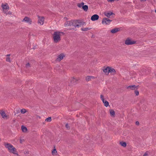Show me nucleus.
Returning a JSON list of instances; mask_svg holds the SVG:
<instances>
[{
	"label": "nucleus",
	"instance_id": "nucleus-17",
	"mask_svg": "<svg viewBox=\"0 0 156 156\" xmlns=\"http://www.w3.org/2000/svg\"><path fill=\"white\" fill-rule=\"evenodd\" d=\"M136 88V86L135 85H130L129 86L127 87V89H128L129 88H130L132 90H133L135 89Z\"/></svg>",
	"mask_w": 156,
	"mask_h": 156
},
{
	"label": "nucleus",
	"instance_id": "nucleus-19",
	"mask_svg": "<svg viewBox=\"0 0 156 156\" xmlns=\"http://www.w3.org/2000/svg\"><path fill=\"white\" fill-rule=\"evenodd\" d=\"M21 129L22 131L23 132H26L27 131V127L23 125L22 126Z\"/></svg>",
	"mask_w": 156,
	"mask_h": 156
},
{
	"label": "nucleus",
	"instance_id": "nucleus-29",
	"mask_svg": "<svg viewBox=\"0 0 156 156\" xmlns=\"http://www.w3.org/2000/svg\"><path fill=\"white\" fill-rule=\"evenodd\" d=\"M20 112L21 113L23 114L26 112V110L25 109L23 108V109H22L21 110Z\"/></svg>",
	"mask_w": 156,
	"mask_h": 156
},
{
	"label": "nucleus",
	"instance_id": "nucleus-26",
	"mask_svg": "<svg viewBox=\"0 0 156 156\" xmlns=\"http://www.w3.org/2000/svg\"><path fill=\"white\" fill-rule=\"evenodd\" d=\"M78 80L74 78H72L71 79L70 81L71 83H73L74 82H75L77 81H78Z\"/></svg>",
	"mask_w": 156,
	"mask_h": 156
},
{
	"label": "nucleus",
	"instance_id": "nucleus-40",
	"mask_svg": "<svg viewBox=\"0 0 156 156\" xmlns=\"http://www.w3.org/2000/svg\"><path fill=\"white\" fill-rule=\"evenodd\" d=\"M148 154L146 153H145L143 155V156H147Z\"/></svg>",
	"mask_w": 156,
	"mask_h": 156
},
{
	"label": "nucleus",
	"instance_id": "nucleus-30",
	"mask_svg": "<svg viewBox=\"0 0 156 156\" xmlns=\"http://www.w3.org/2000/svg\"><path fill=\"white\" fill-rule=\"evenodd\" d=\"M15 112V115H17L18 114H19L20 112V110H16V112Z\"/></svg>",
	"mask_w": 156,
	"mask_h": 156
},
{
	"label": "nucleus",
	"instance_id": "nucleus-7",
	"mask_svg": "<svg viewBox=\"0 0 156 156\" xmlns=\"http://www.w3.org/2000/svg\"><path fill=\"white\" fill-rule=\"evenodd\" d=\"M4 145L6 148L8 149L9 151H10V150H11L12 147H13V146H12L11 144L5 142L4 143Z\"/></svg>",
	"mask_w": 156,
	"mask_h": 156
},
{
	"label": "nucleus",
	"instance_id": "nucleus-48",
	"mask_svg": "<svg viewBox=\"0 0 156 156\" xmlns=\"http://www.w3.org/2000/svg\"><path fill=\"white\" fill-rule=\"evenodd\" d=\"M155 12L156 13V9L155 10Z\"/></svg>",
	"mask_w": 156,
	"mask_h": 156
},
{
	"label": "nucleus",
	"instance_id": "nucleus-8",
	"mask_svg": "<svg viewBox=\"0 0 156 156\" xmlns=\"http://www.w3.org/2000/svg\"><path fill=\"white\" fill-rule=\"evenodd\" d=\"M38 17L39 19L38 21V23L40 24L41 25L43 24L44 21V17H40L39 16H38Z\"/></svg>",
	"mask_w": 156,
	"mask_h": 156
},
{
	"label": "nucleus",
	"instance_id": "nucleus-46",
	"mask_svg": "<svg viewBox=\"0 0 156 156\" xmlns=\"http://www.w3.org/2000/svg\"><path fill=\"white\" fill-rule=\"evenodd\" d=\"M141 1H146V0H140Z\"/></svg>",
	"mask_w": 156,
	"mask_h": 156
},
{
	"label": "nucleus",
	"instance_id": "nucleus-16",
	"mask_svg": "<svg viewBox=\"0 0 156 156\" xmlns=\"http://www.w3.org/2000/svg\"><path fill=\"white\" fill-rule=\"evenodd\" d=\"M0 114L2 116V117L3 118H4L5 117H6L7 116L6 115L5 113V112L4 111H1L0 112Z\"/></svg>",
	"mask_w": 156,
	"mask_h": 156
},
{
	"label": "nucleus",
	"instance_id": "nucleus-36",
	"mask_svg": "<svg viewBox=\"0 0 156 156\" xmlns=\"http://www.w3.org/2000/svg\"><path fill=\"white\" fill-rule=\"evenodd\" d=\"M108 2H112L114 1L115 0H107Z\"/></svg>",
	"mask_w": 156,
	"mask_h": 156
},
{
	"label": "nucleus",
	"instance_id": "nucleus-20",
	"mask_svg": "<svg viewBox=\"0 0 156 156\" xmlns=\"http://www.w3.org/2000/svg\"><path fill=\"white\" fill-rule=\"evenodd\" d=\"M57 151L55 149V147L54 146V149L52 151V154L53 155H56L57 154Z\"/></svg>",
	"mask_w": 156,
	"mask_h": 156
},
{
	"label": "nucleus",
	"instance_id": "nucleus-24",
	"mask_svg": "<svg viewBox=\"0 0 156 156\" xmlns=\"http://www.w3.org/2000/svg\"><path fill=\"white\" fill-rule=\"evenodd\" d=\"M91 29V28L89 27H87L85 28H82L81 29V30L83 31H87L88 30H90Z\"/></svg>",
	"mask_w": 156,
	"mask_h": 156
},
{
	"label": "nucleus",
	"instance_id": "nucleus-41",
	"mask_svg": "<svg viewBox=\"0 0 156 156\" xmlns=\"http://www.w3.org/2000/svg\"><path fill=\"white\" fill-rule=\"evenodd\" d=\"M45 121L47 122H49V117L47 118L46 119Z\"/></svg>",
	"mask_w": 156,
	"mask_h": 156
},
{
	"label": "nucleus",
	"instance_id": "nucleus-43",
	"mask_svg": "<svg viewBox=\"0 0 156 156\" xmlns=\"http://www.w3.org/2000/svg\"><path fill=\"white\" fill-rule=\"evenodd\" d=\"M51 117H49V122L51 121Z\"/></svg>",
	"mask_w": 156,
	"mask_h": 156
},
{
	"label": "nucleus",
	"instance_id": "nucleus-13",
	"mask_svg": "<svg viewBox=\"0 0 156 156\" xmlns=\"http://www.w3.org/2000/svg\"><path fill=\"white\" fill-rule=\"evenodd\" d=\"M104 15L108 17H110V16L113 14L114 15V14L113 13L110 12H104Z\"/></svg>",
	"mask_w": 156,
	"mask_h": 156
},
{
	"label": "nucleus",
	"instance_id": "nucleus-9",
	"mask_svg": "<svg viewBox=\"0 0 156 156\" xmlns=\"http://www.w3.org/2000/svg\"><path fill=\"white\" fill-rule=\"evenodd\" d=\"M109 67H107L106 68H105V67H103L102 70H103V72L105 73L106 75H108L109 73Z\"/></svg>",
	"mask_w": 156,
	"mask_h": 156
},
{
	"label": "nucleus",
	"instance_id": "nucleus-39",
	"mask_svg": "<svg viewBox=\"0 0 156 156\" xmlns=\"http://www.w3.org/2000/svg\"><path fill=\"white\" fill-rule=\"evenodd\" d=\"M12 14V12H11L10 11H9L8 12L7 14V15H8V14Z\"/></svg>",
	"mask_w": 156,
	"mask_h": 156
},
{
	"label": "nucleus",
	"instance_id": "nucleus-21",
	"mask_svg": "<svg viewBox=\"0 0 156 156\" xmlns=\"http://www.w3.org/2000/svg\"><path fill=\"white\" fill-rule=\"evenodd\" d=\"M82 8L85 11H87L88 9V6L87 5H83L82 6Z\"/></svg>",
	"mask_w": 156,
	"mask_h": 156
},
{
	"label": "nucleus",
	"instance_id": "nucleus-12",
	"mask_svg": "<svg viewBox=\"0 0 156 156\" xmlns=\"http://www.w3.org/2000/svg\"><path fill=\"white\" fill-rule=\"evenodd\" d=\"M7 5H4L3 4H2L1 5L2 7L3 10H9V5L6 4Z\"/></svg>",
	"mask_w": 156,
	"mask_h": 156
},
{
	"label": "nucleus",
	"instance_id": "nucleus-35",
	"mask_svg": "<svg viewBox=\"0 0 156 156\" xmlns=\"http://www.w3.org/2000/svg\"><path fill=\"white\" fill-rule=\"evenodd\" d=\"M66 127L67 128V129H68V128H69V125H68V124H66Z\"/></svg>",
	"mask_w": 156,
	"mask_h": 156
},
{
	"label": "nucleus",
	"instance_id": "nucleus-37",
	"mask_svg": "<svg viewBox=\"0 0 156 156\" xmlns=\"http://www.w3.org/2000/svg\"><path fill=\"white\" fill-rule=\"evenodd\" d=\"M136 125H139V122L138 121H136Z\"/></svg>",
	"mask_w": 156,
	"mask_h": 156
},
{
	"label": "nucleus",
	"instance_id": "nucleus-5",
	"mask_svg": "<svg viewBox=\"0 0 156 156\" xmlns=\"http://www.w3.org/2000/svg\"><path fill=\"white\" fill-rule=\"evenodd\" d=\"M65 56V55L63 53H62L60 54V55H58L57 58L56 59V60L57 61L60 62V61L62 60L64 57Z\"/></svg>",
	"mask_w": 156,
	"mask_h": 156
},
{
	"label": "nucleus",
	"instance_id": "nucleus-25",
	"mask_svg": "<svg viewBox=\"0 0 156 156\" xmlns=\"http://www.w3.org/2000/svg\"><path fill=\"white\" fill-rule=\"evenodd\" d=\"M120 144L122 146L124 147H125L126 146V144L125 142H120Z\"/></svg>",
	"mask_w": 156,
	"mask_h": 156
},
{
	"label": "nucleus",
	"instance_id": "nucleus-34",
	"mask_svg": "<svg viewBox=\"0 0 156 156\" xmlns=\"http://www.w3.org/2000/svg\"><path fill=\"white\" fill-rule=\"evenodd\" d=\"M26 66L27 68H28V67H30V63H27L26 64Z\"/></svg>",
	"mask_w": 156,
	"mask_h": 156
},
{
	"label": "nucleus",
	"instance_id": "nucleus-33",
	"mask_svg": "<svg viewBox=\"0 0 156 156\" xmlns=\"http://www.w3.org/2000/svg\"><path fill=\"white\" fill-rule=\"evenodd\" d=\"M135 93L136 95L138 96L139 94V92L138 90H136L135 91Z\"/></svg>",
	"mask_w": 156,
	"mask_h": 156
},
{
	"label": "nucleus",
	"instance_id": "nucleus-22",
	"mask_svg": "<svg viewBox=\"0 0 156 156\" xmlns=\"http://www.w3.org/2000/svg\"><path fill=\"white\" fill-rule=\"evenodd\" d=\"M109 73H115V70L112 68H111L109 67Z\"/></svg>",
	"mask_w": 156,
	"mask_h": 156
},
{
	"label": "nucleus",
	"instance_id": "nucleus-3",
	"mask_svg": "<svg viewBox=\"0 0 156 156\" xmlns=\"http://www.w3.org/2000/svg\"><path fill=\"white\" fill-rule=\"evenodd\" d=\"M112 21V20L108 19L106 18H104L102 20V23L104 25H109L111 22Z\"/></svg>",
	"mask_w": 156,
	"mask_h": 156
},
{
	"label": "nucleus",
	"instance_id": "nucleus-32",
	"mask_svg": "<svg viewBox=\"0 0 156 156\" xmlns=\"http://www.w3.org/2000/svg\"><path fill=\"white\" fill-rule=\"evenodd\" d=\"M6 61L10 62V58L9 57H7L6 58Z\"/></svg>",
	"mask_w": 156,
	"mask_h": 156
},
{
	"label": "nucleus",
	"instance_id": "nucleus-2",
	"mask_svg": "<svg viewBox=\"0 0 156 156\" xmlns=\"http://www.w3.org/2000/svg\"><path fill=\"white\" fill-rule=\"evenodd\" d=\"M136 42V41L128 38L125 41V43L126 45H130L135 44Z\"/></svg>",
	"mask_w": 156,
	"mask_h": 156
},
{
	"label": "nucleus",
	"instance_id": "nucleus-44",
	"mask_svg": "<svg viewBox=\"0 0 156 156\" xmlns=\"http://www.w3.org/2000/svg\"><path fill=\"white\" fill-rule=\"evenodd\" d=\"M70 30H74V28H72L69 29Z\"/></svg>",
	"mask_w": 156,
	"mask_h": 156
},
{
	"label": "nucleus",
	"instance_id": "nucleus-10",
	"mask_svg": "<svg viewBox=\"0 0 156 156\" xmlns=\"http://www.w3.org/2000/svg\"><path fill=\"white\" fill-rule=\"evenodd\" d=\"M99 18V16L97 14H94L93 15L91 18V20L94 21L98 20Z\"/></svg>",
	"mask_w": 156,
	"mask_h": 156
},
{
	"label": "nucleus",
	"instance_id": "nucleus-11",
	"mask_svg": "<svg viewBox=\"0 0 156 156\" xmlns=\"http://www.w3.org/2000/svg\"><path fill=\"white\" fill-rule=\"evenodd\" d=\"M72 20L71 21H67L65 22L64 23V26L67 27L68 26H70L72 27Z\"/></svg>",
	"mask_w": 156,
	"mask_h": 156
},
{
	"label": "nucleus",
	"instance_id": "nucleus-42",
	"mask_svg": "<svg viewBox=\"0 0 156 156\" xmlns=\"http://www.w3.org/2000/svg\"><path fill=\"white\" fill-rule=\"evenodd\" d=\"M24 140H20V143L22 144L23 143V141Z\"/></svg>",
	"mask_w": 156,
	"mask_h": 156
},
{
	"label": "nucleus",
	"instance_id": "nucleus-31",
	"mask_svg": "<svg viewBox=\"0 0 156 156\" xmlns=\"http://www.w3.org/2000/svg\"><path fill=\"white\" fill-rule=\"evenodd\" d=\"M100 98H101V100L102 101H104L105 100H104V98L103 96L102 95H100Z\"/></svg>",
	"mask_w": 156,
	"mask_h": 156
},
{
	"label": "nucleus",
	"instance_id": "nucleus-4",
	"mask_svg": "<svg viewBox=\"0 0 156 156\" xmlns=\"http://www.w3.org/2000/svg\"><path fill=\"white\" fill-rule=\"evenodd\" d=\"M72 27H73L75 28H76L77 27H79L80 26V25H79V21L78 20H72Z\"/></svg>",
	"mask_w": 156,
	"mask_h": 156
},
{
	"label": "nucleus",
	"instance_id": "nucleus-45",
	"mask_svg": "<svg viewBox=\"0 0 156 156\" xmlns=\"http://www.w3.org/2000/svg\"><path fill=\"white\" fill-rule=\"evenodd\" d=\"M10 54H9V55H7V56H10Z\"/></svg>",
	"mask_w": 156,
	"mask_h": 156
},
{
	"label": "nucleus",
	"instance_id": "nucleus-47",
	"mask_svg": "<svg viewBox=\"0 0 156 156\" xmlns=\"http://www.w3.org/2000/svg\"><path fill=\"white\" fill-rule=\"evenodd\" d=\"M32 49H33V48H32ZM33 49H34V50L35 48H33Z\"/></svg>",
	"mask_w": 156,
	"mask_h": 156
},
{
	"label": "nucleus",
	"instance_id": "nucleus-28",
	"mask_svg": "<svg viewBox=\"0 0 156 156\" xmlns=\"http://www.w3.org/2000/svg\"><path fill=\"white\" fill-rule=\"evenodd\" d=\"M84 4V3L83 2H82L80 3H79L77 5V6L81 8V7H82V6H83Z\"/></svg>",
	"mask_w": 156,
	"mask_h": 156
},
{
	"label": "nucleus",
	"instance_id": "nucleus-27",
	"mask_svg": "<svg viewBox=\"0 0 156 156\" xmlns=\"http://www.w3.org/2000/svg\"><path fill=\"white\" fill-rule=\"evenodd\" d=\"M103 102L104 103V105L105 106L107 107L109 105V103L108 101H103Z\"/></svg>",
	"mask_w": 156,
	"mask_h": 156
},
{
	"label": "nucleus",
	"instance_id": "nucleus-6",
	"mask_svg": "<svg viewBox=\"0 0 156 156\" xmlns=\"http://www.w3.org/2000/svg\"><path fill=\"white\" fill-rule=\"evenodd\" d=\"M26 22L27 23L31 24L32 23V21L31 19L28 17H25L22 20V22Z\"/></svg>",
	"mask_w": 156,
	"mask_h": 156
},
{
	"label": "nucleus",
	"instance_id": "nucleus-15",
	"mask_svg": "<svg viewBox=\"0 0 156 156\" xmlns=\"http://www.w3.org/2000/svg\"><path fill=\"white\" fill-rule=\"evenodd\" d=\"M94 77L92 76H87L86 77V80L87 81H90L91 79H94Z\"/></svg>",
	"mask_w": 156,
	"mask_h": 156
},
{
	"label": "nucleus",
	"instance_id": "nucleus-14",
	"mask_svg": "<svg viewBox=\"0 0 156 156\" xmlns=\"http://www.w3.org/2000/svg\"><path fill=\"white\" fill-rule=\"evenodd\" d=\"M9 152L13 153L14 154H16L17 155H18L17 153H16V148L13 146L12 147L11 150H10Z\"/></svg>",
	"mask_w": 156,
	"mask_h": 156
},
{
	"label": "nucleus",
	"instance_id": "nucleus-1",
	"mask_svg": "<svg viewBox=\"0 0 156 156\" xmlns=\"http://www.w3.org/2000/svg\"><path fill=\"white\" fill-rule=\"evenodd\" d=\"M63 34L62 32L55 31L53 35V41L54 43H58L61 40V34Z\"/></svg>",
	"mask_w": 156,
	"mask_h": 156
},
{
	"label": "nucleus",
	"instance_id": "nucleus-18",
	"mask_svg": "<svg viewBox=\"0 0 156 156\" xmlns=\"http://www.w3.org/2000/svg\"><path fill=\"white\" fill-rule=\"evenodd\" d=\"M119 30V29L118 28H115L112 30L111 32L112 33L114 34L117 32Z\"/></svg>",
	"mask_w": 156,
	"mask_h": 156
},
{
	"label": "nucleus",
	"instance_id": "nucleus-38",
	"mask_svg": "<svg viewBox=\"0 0 156 156\" xmlns=\"http://www.w3.org/2000/svg\"><path fill=\"white\" fill-rule=\"evenodd\" d=\"M3 12L6 15H7V12L5 11V10H3Z\"/></svg>",
	"mask_w": 156,
	"mask_h": 156
},
{
	"label": "nucleus",
	"instance_id": "nucleus-23",
	"mask_svg": "<svg viewBox=\"0 0 156 156\" xmlns=\"http://www.w3.org/2000/svg\"><path fill=\"white\" fill-rule=\"evenodd\" d=\"M110 115L111 116H115V111L113 110L112 109H111V110H110Z\"/></svg>",
	"mask_w": 156,
	"mask_h": 156
}]
</instances>
